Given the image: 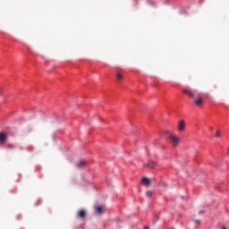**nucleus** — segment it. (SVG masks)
Here are the masks:
<instances>
[{"mask_svg": "<svg viewBox=\"0 0 229 229\" xmlns=\"http://www.w3.org/2000/svg\"><path fill=\"white\" fill-rule=\"evenodd\" d=\"M165 135H166L169 142L174 148H178V145L180 144V138L178 136L171 133L169 131H165Z\"/></svg>", "mask_w": 229, "mask_h": 229, "instance_id": "obj_1", "label": "nucleus"}, {"mask_svg": "<svg viewBox=\"0 0 229 229\" xmlns=\"http://www.w3.org/2000/svg\"><path fill=\"white\" fill-rule=\"evenodd\" d=\"M86 216H87V211H85V209H80L77 212L78 219H85Z\"/></svg>", "mask_w": 229, "mask_h": 229, "instance_id": "obj_2", "label": "nucleus"}, {"mask_svg": "<svg viewBox=\"0 0 229 229\" xmlns=\"http://www.w3.org/2000/svg\"><path fill=\"white\" fill-rule=\"evenodd\" d=\"M183 94H186L187 96H189V98H191V99H194V93L192 92V90L189 89H182Z\"/></svg>", "mask_w": 229, "mask_h": 229, "instance_id": "obj_3", "label": "nucleus"}, {"mask_svg": "<svg viewBox=\"0 0 229 229\" xmlns=\"http://www.w3.org/2000/svg\"><path fill=\"white\" fill-rule=\"evenodd\" d=\"M144 167H148L149 169H155V167H157V162L149 161L148 163L144 164Z\"/></svg>", "mask_w": 229, "mask_h": 229, "instance_id": "obj_4", "label": "nucleus"}, {"mask_svg": "<svg viewBox=\"0 0 229 229\" xmlns=\"http://www.w3.org/2000/svg\"><path fill=\"white\" fill-rule=\"evenodd\" d=\"M141 183H143V185H145V187H149V185H151V180H149V178H148V177H143L141 179Z\"/></svg>", "mask_w": 229, "mask_h": 229, "instance_id": "obj_5", "label": "nucleus"}, {"mask_svg": "<svg viewBox=\"0 0 229 229\" xmlns=\"http://www.w3.org/2000/svg\"><path fill=\"white\" fill-rule=\"evenodd\" d=\"M7 139L8 135H6L4 132H0V144H4Z\"/></svg>", "mask_w": 229, "mask_h": 229, "instance_id": "obj_6", "label": "nucleus"}, {"mask_svg": "<svg viewBox=\"0 0 229 229\" xmlns=\"http://www.w3.org/2000/svg\"><path fill=\"white\" fill-rule=\"evenodd\" d=\"M194 103L197 106H201V105H203V98L198 96V98L194 99Z\"/></svg>", "mask_w": 229, "mask_h": 229, "instance_id": "obj_7", "label": "nucleus"}, {"mask_svg": "<svg viewBox=\"0 0 229 229\" xmlns=\"http://www.w3.org/2000/svg\"><path fill=\"white\" fill-rule=\"evenodd\" d=\"M178 130L179 131H183L185 130V122L182 120L178 124Z\"/></svg>", "mask_w": 229, "mask_h": 229, "instance_id": "obj_8", "label": "nucleus"}, {"mask_svg": "<svg viewBox=\"0 0 229 229\" xmlns=\"http://www.w3.org/2000/svg\"><path fill=\"white\" fill-rule=\"evenodd\" d=\"M95 210H96V214H98V215L103 214V207H101V206L96 207Z\"/></svg>", "mask_w": 229, "mask_h": 229, "instance_id": "obj_9", "label": "nucleus"}, {"mask_svg": "<svg viewBox=\"0 0 229 229\" xmlns=\"http://www.w3.org/2000/svg\"><path fill=\"white\" fill-rule=\"evenodd\" d=\"M87 163L85 162V160H81L80 162H79V164H78V166L79 167H85V165H86Z\"/></svg>", "mask_w": 229, "mask_h": 229, "instance_id": "obj_10", "label": "nucleus"}, {"mask_svg": "<svg viewBox=\"0 0 229 229\" xmlns=\"http://www.w3.org/2000/svg\"><path fill=\"white\" fill-rule=\"evenodd\" d=\"M146 196H147V198H151V196H153V191H146Z\"/></svg>", "mask_w": 229, "mask_h": 229, "instance_id": "obj_11", "label": "nucleus"}, {"mask_svg": "<svg viewBox=\"0 0 229 229\" xmlns=\"http://www.w3.org/2000/svg\"><path fill=\"white\" fill-rule=\"evenodd\" d=\"M216 137L217 139H219V137H221V131H220V130H217V131H216Z\"/></svg>", "mask_w": 229, "mask_h": 229, "instance_id": "obj_12", "label": "nucleus"}, {"mask_svg": "<svg viewBox=\"0 0 229 229\" xmlns=\"http://www.w3.org/2000/svg\"><path fill=\"white\" fill-rule=\"evenodd\" d=\"M116 78H117V80H121L123 78V75L120 72H118L116 74Z\"/></svg>", "mask_w": 229, "mask_h": 229, "instance_id": "obj_13", "label": "nucleus"}, {"mask_svg": "<svg viewBox=\"0 0 229 229\" xmlns=\"http://www.w3.org/2000/svg\"><path fill=\"white\" fill-rule=\"evenodd\" d=\"M7 148H8L9 149H13V148H15V147H14L13 145L10 144V145L7 146Z\"/></svg>", "mask_w": 229, "mask_h": 229, "instance_id": "obj_14", "label": "nucleus"}, {"mask_svg": "<svg viewBox=\"0 0 229 229\" xmlns=\"http://www.w3.org/2000/svg\"><path fill=\"white\" fill-rule=\"evenodd\" d=\"M194 223H196V225H199V223H201V221H199V220H194Z\"/></svg>", "mask_w": 229, "mask_h": 229, "instance_id": "obj_15", "label": "nucleus"}, {"mask_svg": "<svg viewBox=\"0 0 229 229\" xmlns=\"http://www.w3.org/2000/svg\"><path fill=\"white\" fill-rule=\"evenodd\" d=\"M164 186H165V187H167V183H164Z\"/></svg>", "mask_w": 229, "mask_h": 229, "instance_id": "obj_16", "label": "nucleus"}, {"mask_svg": "<svg viewBox=\"0 0 229 229\" xmlns=\"http://www.w3.org/2000/svg\"><path fill=\"white\" fill-rule=\"evenodd\" d=\"M144 229H149L148 227H145Z\"/></svg>", "mask_w": 229, "mask_h": 229, "instance_id": "obj_17", "label": "nucleus"}]
</instances>
